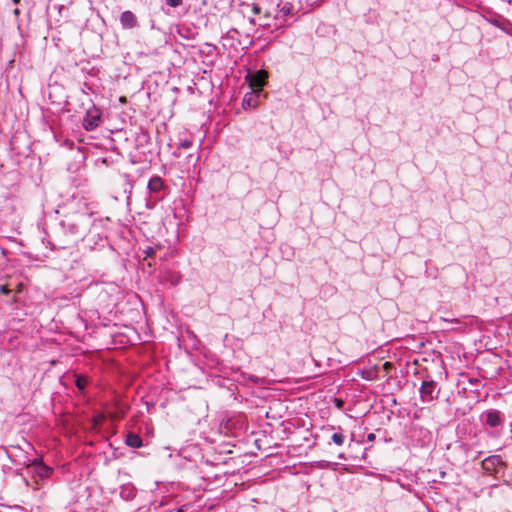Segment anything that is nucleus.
I'll return each instance as SVG.
<instances>
[{"instance_id":"nucleus-26","label":"nucleus","mask_w":512,"mask_h":512,"mask_svg":"<svg viewBox=\"0 0 512 512\" xmlns=\"http://www.w3.org/2000/svg\"><path fill=\"white\" fill-rule=\"evenodd\" d=\"M96 236H97L99 242H95L94 244L104 246V243L106 241L105 238L101 237L99 233H97Z\"/></svg>"},{"instance_id":"nucleus-23","label":"nucleus","mask_w":512,"mask_h":512,"mask_svg":"<svg viewBox=\"0 0 512 512\" xmlns=\"http://www.w3.org/2000/svg\"><path fill=\"white\" fill-rule=\"evenodd\" d=\"M192 145H193V142L190 139L181 140L179 143V147L184 148V149L191 148Z\"/></svg>"},{"instance_id":"nucleus-15","label":"nucleus","mask_w":512,"mask_h":512,"mask_svg":"<svg viewBox=\"0 0 512 512\" xmlns=\"http://www.w3.org/2000/svg\"><path fill=\"white\" fill-rule=\"evenodd\" d=\"M125 443L131 448H140L143 446L142 438L132 432L127 434Z\"/></svg>"},{"instance_id":"nucleus-3","label":"nucleus","mask_w":512,"mask_h":512,"mask_svg":"<svg viewBox=\"0 0 512 512\" xmlns=\"http://www.w3.org/2000/svg\"><path fill=\"white\" fill-rule=\"evenodd\" d=\"M440 356L434 351L427 353L418 350V375H427L431 371H438L440 369Z\"/></svg>"},{"instance_id":"nucleus-28","label":"nucleus","mask_w":512,"mask_h":512,"mask_svg":"<svg viewBox=\"0 0 512 512\" xmlns=\"http://www.w3.org/2000/svg\"><path fill=\"white\" fill-rule=\"evenodd\" d=\"M92 237H93V234H92V232H90V235L86 238V241L90 242Z\"/></svg>"},{"instance_id":"nucleus-35","label":"nucleus","mask_w":512,"mask_h":512,"mask_svg":"<svg viewBox=\"0 0 512 512\" xmlns=\"http://www.w3.org/2000/svg\"><path fill=\"white\" fill-rule=\"evenodd\" d=\"M388 365H390V363L389 362H385L384 366L386 367Z\"/></svg>"},{"instance_id":"nucleus-31","label":"nucleus","mask_w":512,"mask_h":512,"mask_svg":"<svg viewBox=\"0 0 512 512\" xmlns=\"http://www.w3.org/2000/svg\"><path fill=\"white\" fill-rule=\"evenodd\" d=\"M35 484H36V485L34 486V488H33V489H34V490H38V489H39V483H38L37 481H35Z\"/></svg>"},{"instance_id":"nucleus-5","label":"nucleus","mask_w":512,"mask_h":512,"mask_svg":"<svg viewBox=\"0 0 512 512\" xmlns=\"http://www.w3.org/2000/svg\"><path fill=\"white\" fill-rule=\"evenodd\" d=\"M481 465L482 469L491 475L504 474L506 468V463L500 455H492L485 458Z\"/></svg>"},{"instance_id":"nucleus-7","label":"nucleus","mask_w":512,"mask_h":512,"mask_svg":"<svg viewBox=\"0 0 512 512\" xmlns=\"http://www.w3.org/2000/svg\"><path fill=\"white\" fill-rule=\"evenodd\" d=\"M33 467V473L40 479H48L52 476L54 469L43 463L42 458H35L27 465Z\"/></svg>"},{"instance_id":"nucleus-21","label":"nucleus","mask_w":512,"mask_h":512,"mask_svg":"<svg viewBox=\"0 0 512 512\" xmlns=\"http://www.w3.org/2000/svg\"><path fill=\"white\" fill-rule=\"evenodd\" d=\"M169 7L176 8L183 4V0H165Z\"/></svg>"},{"instance_id":"nucleus-14","label":"nucleus","mask_w":512,"mask_h":512,"mask_svg":"<svg viewBox=\"0 0 512 512\" xmlns=\"http://www.w3.org/2000/svg\"><path fill=\"white\" fill-rule=\"evenodd\" d=\"M116 405H117V411L108 413V416L112 421H118V420L122 419L125 416V414L127 413V411L129 410V406L126 404L117 403Z\"/></svg>"},{"instance_id":"nucleus-17","label":"nucleus","mask_w":512,"mask_h":512,"mask_svg":"<svg viewBox=\"0 0 512 512\" xmlns=\"http://www.w3.org/2000/svg\"><path fill=\"white\" fill-rule=\"evenodd\" d=\"M88 384V378L81 374H75V385L76 387L83 392L85 387Z\"/></svg>"},{"instance_id":"nucleus-29","label":"nucleus","mask_w":512,"mask_h":512,"mask_svg":"<svg viewBox=\"0 0 512 512\" xmlns=\"http://www.w3.org/2000/svg\"><path fill=\"white\" fill-rule=\"evenodd\" d=\"M22 283H20L17 287V292L20 293L22 291Z\"/></svg>"},{"instance_id":"nucleus-33","label":"nucleus","mask_w":512,"mask_h":512,"mask_svg":"<svg viewBox=\"0 0 512 512\" xmlns=\"http://www.w3.org/2000/svg\"><path fill=\"white\" fill-rule=\"evenodd\" d=\"M14 13H15L16 15H18V14L20 13V12H19V9H15V10H14Z\"/></svg>"},{"instance_id":"nucleus-22","label":"nucleus","mask_w":512,"mask_h":512,"mask_svg":"<svg viewBox=\"0 0 512 512\" xmlns=\"http://www.w3.org/2000/svg\"><path fill=\"white\" fill-rule=\"evenodd\" d=\"M143 252H144L146 258H151V257H153L155 255L156 248L148 246L146 249H144Z\"/></svg>"},{"instance_id":"nucleus-32","label":"nucleus","mask_w":512,"mask_h":512,"mask_svg":"<svg viewBox=\"0 0 512 512\" xmlns=\"http://www.w3.org/2000/svg\"><path fill=\"white\" fill-rule=\"evenodd\" d=\"M176 512H185V511H184V507H180V508H178V509L176 510Z\"/></svg>"},{"instance_id":"nucleus-13","label":"nucleus","mask_w":512,"mask_h":512,"mask_svg":"<svg viewBox=\"0 0 512 512\" xmlns=\"http://www.w3.org/2000/svg\"><path fill=\"white\" fill-rule=\"evenodd\" d=\"M258 97L259 94L255 91L245 94L243 98V108H255L258 105Z\"/></svg>"},{"instance_id":"nucleus-8","label":"nucleus","mask_w":512,"mask_h":512,"mask_svg":"<svg viewBox=\"0 0 512 512\" xmlns=\"http://www.w3.org/2000/svg\"><path fill=\"white\" fill-rule=\"evenodd\" d=\"M149 195L154 197L164 198V189L166 188L163 179L160 176H153L150 178L147 186Z\"/></svg>"},{"instance_id":"nucleus-16","label":"nucleus","mask_w":512,"mask_h":512,"mask_svg":"<svg viewBox=\"0 0 512 512\" xmlns=\"http://www.w3.org/2000/svg\"><path fill=\"white\" fill-rule=\"evenodd\" d=\"M120 495L125 500H131L136 496V490L132 486H122Z\"/></svg>"},{"instance_id":"nucleus-11","label":"nucleus","mask_w":512,"mask_h":512,"mask_svg":"<svg viewBox=\"0 0 512 512\" xmlns=\"http://www.w3.org/2000/svg\"><path fill=\"white\" fill-rule=\"evenodd\" d=\"M268 79V74L264 70H259L256 72L251 79V86L257 88L258 91L262 89V87L266 84Z\"/></svg>"},{"instance_id":"nucleus-10","label":"nucleus","mask_w":512,"mask_h":512,"mask_svg":"<svg viewBox=\"0 0 512 512\" xmlns=\"http://www.w3.org/2000/svg\"><path fill=\"white\" fill-rule=\"evenodd\" d=\"M120 23L124 29H133L138 26V19L132 11H124L120 15Z\"/></svg>"},{"instance_id":"nucleus-6","label":"nucleus","mask_w":512,"mask_h":512,"mask_svg":"<svg viewBox=\"0 0 512 512\" xmlns=\"http://www.w3.org/2000/svg\"><path fill=\"white\" fill-rule=\"evenodd\" d=\"M102 112L96 106H92L86 111V114L83 118V128L86 131H93L95 128L99 126L101 121Z\"/></svg>"},{"instance_id":"nucleus-18","label":"nucleus","mask_w":512,"mask_h":512,"mask_svg":"<svg viewBox=\"0 0 512 512\" xmlns=\"http://www.w3.org/2000/svg\"><path fill=\"white\" fill-rule=\"evenodd\" d=\"M361 377L365 380H374L377 378V371L373 368L365 369L361 372Z\"/></svg>"},{"instance_id":"nucleus-24","label":"nucleus","mask_w":512,"mask_h":512,"mask_svg":"<svg viewBox=\"0 0 512 512\" xmlns=\"http://www.w3.org/2000/svg\"><path fill=\"white\" fill-rule=\"evenodd\" d=\"M333 402L338 409H343L345 404L344 400H342L341 398H334Z\"/></svg>"},{"instance_id":"nucleus-25","label":"nucleus","mask_w":512,"mask_h":512,"mask_svg":"<svg viewBox=\"0 0 512 512\" xmlns=\"http://www.w3.org/2000/svg\"><path fill=\"white\" fill-rule=\"evenodd\" d=\"M10 289L7 285H1L0 286V293L8 295L10 293Z\"/></svg>"},{"instance_id":"nucleus-19","label":"nucleus","mask_w":512,"mask_h":512,"mask_svg":"<svg viewBox=\"0 0 512 512\" xmlns=\"http://www.w3.org/2000/svg\"><path fill=\"white\" fill-rule=\"evenodd\" d=\"M161 200H162V199H160V197H154V196H150V195H149V196L146 198V207H147L148 209H153V208H155V206L157 205V203H158L159 201H161Z\"/></svg>"},{"instance_id":"nucleus-4","label":"nucleus","mask_w":512,"mask_h":512,"mask_svg":"<svg viewBox=\"0 0 512 512\" xmlns=\"http://www.w3.org/2000/svg\"><path fill=\"white\" fill-rule=\"evenodd\" d=\"M422 384L419 389L420 398L425 403H432L438 399L440 388L436 381L432 379L431 374L422 375Z\"/></svg>"},{"instance_id":"nucleus-9","label":"nucleus","mask_w":512,"mask_h":512,"mask_svg":"<svg viewBox=\"0 0 512 512\" xmlns=\"http://www.w3.org/2000/svg\"><path fill=\"white\" fill-rule=\"evenodd\" d=\"M483 416L485 417L486 425L491 428H496L504 424V416L499 410L489 409L484 412Z\"/></svg>"},{"instance_id":"nucleus-34","label":"nucleus","mask_w":512,"mask_h":512,"mask_svg":"<svg viewBox=\"0 0 512 512\" xmlns=\"http://www.w3.org/2000/svg\"><path fill=\"white\" fill-rule=\"evenodd\" d=\"M412 365H416V359L411 361Z\"/></svg>"},{"instance_id":"nucleus-2","label":"nucleus","mask_w":512,"mask_h":512,"mask_svg":"<svg viewBox=\"0 0 512 512\" xmlns=\"http://www.w3.org/2000/svg\"><path fill=\"white\" fill-rule=\"evenodd\" d=\"M91 216L86 213H76L73 215L66 216L61 222V230L64 235L67 236V240L64 241L63 247L68 246L70 243L75 242L78 238H81L91 224Z\"/></svg>"},{"instance_id":"nucleus-30","label":"nucleus","mask_w":512,"mask_h":512,"mask_svg":"<svg viewBox=\"0 0 512 512\" xmlns=\"http://www.w3.org/2000/svg\"><path fill=\"white\" fill-rule=\"evenodd\" d=\"M374 438H375V435H374V434H372V433H371V434H369V435H368V440H370V441H371V440H373Z\"/></svg>"},{"instance_id":"nucleus-37","label":"nucleus","mask_w":512,"mask_h":512,"mask_svg":"<svg viewBox=\"0 0 512 512\" xmlns=\"http://www.w3.org/2000/svg\"><path fill=\"white\" fill-rule=\"evenodd\" d=\"M427 512H429V511H427Z\"/></svg>"},{"instance_id":"nucleus-20","label":"nucleus","mask_w":512,"mask_h":512,"mask_svg":"<svg viewBox=\"0 0 512 512\" xmlns=\"http://www.w3.org/2000/svg\"><path fill=\"white\" fill-rule=\"evenodd\" d=\"M331 439L336 445L341 446L344 443L345 436L340 432H336L332 435Z\"/></svg>"},{"instance_id":"nucleus-27","label":"nucleus","mask_w":512,"mask_h":512,"mask_svg":"<svg viewBox=\"0 0 512 512\" xmlns=\"http://www.w3.org/2000/svg\"><path fill=\"white\" fill-rule=\"evenodd\" d=\"M469 382H470L471 384H476V383H478V382H479V380H478V379H476V378H471V379H469Z\"/></svg>"},{"instance_id":"nucleus-36","label":"nucleus","mask_w":512,"mask_h":512,"mask_svg":"<svg viewBox=\"0 0 512 512\" xmlns=\"http://www.w3.org/2000/svg\"><path fill=\"white\" fill-rule=\"evenodd\" d=\"M15 3H18L20 0H13Z\"/></svg>"},{"instance_id":"nucleus-1","label":"nucleus","mask_w":512,"mask_h":512,"mask_svg":"<svg viewBox=\"0 0 512 512\" xmlns=\"http://www.w3.org/2000/svg\"><path fill=\"white\" fill-rule=\"evenodd\" d=\"M251 11L257 18H250V22L271 31L281 27L280 17L275 6V0H262L251 5Z\"/></svg>"},{"instance_id":"nucleus-12","label":"nucleus","mask_w":512,"mask_h":512,"mask_svg":"<svg viewBox=\"0 0 512 512\" xmlns=\"http://www.w3.org/2000/svg\"><path fill=\"white\" fill-rule=\"evenodd\" d=\"M275 6L277 7V12L280 17L279 21H281L282 26L286 17L291 14L292 5L290 3H284L282 7H280V3L275 0Z\"/></svg>"}]
</instances>
